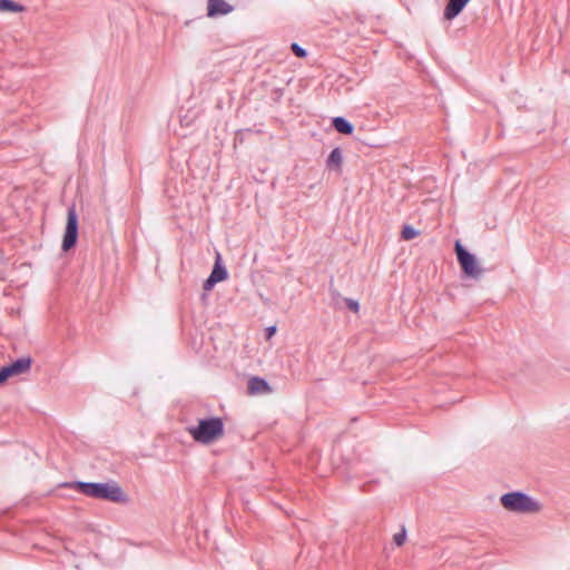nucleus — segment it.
Here are the masks:
<instances>
[{"mask_svg": "<svg viewBox=\"0 0 570 570\" xmlns=\"http://www.w3.org/2000/svg\"><path fill=\"white\" fill-rule=\"evenodd\" d=\"M500 501L505 510L519 514L538 513L542 509L538 500L521 491L504 493Z\"/></svg>", "mask_w": 570, "mask_h": 570, "instance_id": "2", "label": "nucleus"}, {"mask_svg": "<svg viewBox=\"0 0 570 570\" xmlns=\"http://www.w3.org/2000/svg\"><path fill=\"white\" fill-rule=\"evenodd\" d=\"M76 487L86 495L109 500L112 502H126L127 495L116 482H77Z\"/></svg>", "mask_w": 570, "mask_h": 570, "instance_id": "1", "label": "nucleus"}, {"mask_svg": "<svg viewBox=\"0 0 570 570\" xmlns=\"http://www.w3.org/2000/svg\"><path fill=\"white\" fill-rule=\"evenodd\" d=\"M78 238V215L76 210V206L71 205L68 208V215H67V226L66 232L62 239V249L65 252L72 248Z\"/></svg>", "mask_w": 570, "mask_h": 570, "instance_id": "5", "label": "nucleus"}, {"mask_svg": "<svg viewBox=\"0 0 570 570\" xmlns=\"http://www.w3.org/2000/svg\"><path fill=\"white\" fill-rule=\"evenodd\" d=\"M455 252L464 274L472 278H479L483 269L479 266L475 257L463 247L460 240L455 243Z\"/></svg>", "mask_w": 570, "mask_h": 570, "instance_id": "4", "label": "nucleus"}, {"mask_svg": "<svg viewBox=\"0 0 570 570\" xmlns=\"http://www.w3.org/2000/svg\"><path fill=\"white\" fill-rule=\"evenodd\" d=\"M7 379H9V370L1 367L0 368V384L3 383Z\"/></svg>", "mask_w": 570, "mask_h": 570, "instance_id": "18", "label": "nucleus"}, {"mask_svg": "<svg viewBox=\"0 0 570 570\" xmlns=\"http://www.w3.org/2000/svg\"><path fill=\"white\" fill-rule=\"evenodd\" d=\"M346 304L347 306L354 311V312H358L360 309V304L357 301H354V299H346Z\"/></svg>", "mask_w": 570, "mask_h": 570, "instance_id": "17", "label": "nucleus"}, {"mask_svg": "<svg viewBox=\"0 0 570 570\" xmlns=\"http://www.w3.org/2000/svg\"><path fill=\"white\" fill-rule=\"evenodd\" d=\"M208 17L225 16L233 11V6L225 0H208Z\"/></svg>", "mask_w": 570, "mask_h": 570, "instance_id": "9", "label": "nucleus"}, {"mask_svg": "<svg viewBox=\"0 0 570 570\" xmlns=\"http://www.w3.org/2000/svg\"><path fill=\"white\" fill-rule=\"evenodd\" d=\"M32 364V358L30 356H22L3 366L6 370H9V377L22 373H27Z\"/></svg>", "mask_w": 570, "mask_h": 570, "instance_id": "7", "label": "nucleus"}, {"mask_svg": "<svg viewBox=\"0 0 570 570\" xmlns=\"http://www.w3.org/2000/svg\"><path fill=\"white\" fill-rule=\"evenodd\" d=\"M248 390L250 394H259V393H268L271 392V387L268 383L262 379L254 376L248 382Z\"/></svg>", "mask_w": 570, "mask_h": 570, "instance_id": "10", "label": "nucleus"}, {"mask_svg": "<svg viewBox=\"0 0 570 570\" xmlns=\"http://www.w3.org/2000/svg\"><path fill=\"white\" fill-rule=\"evenodd\" d=\"M333 126L338 132L345 135H351L354 130L353 125L344 117H335L333 119Z\"/></svg>", "mask_w": 570, "mask_h": 570, "instance_id": "12", "label": "nucleus"}, {"mask_svg": "<svg viewBox=\"0 0 570 570\" xmlns=\"http://www.w3.org/2000/svg\"><path fill=\"white\" fill-rule=\"evenodd\" d=\"M188 432L196 442L209 444L224 434V422L218 416L202 419L197 425L188 428Z\"/></svg>", "mask_w": 570, "mask_h": 570, "instance_id": "3", "label": "nucleus"}, {"mask_svg": "<svg viewBox=\"0 0 570 570\" xmlns=\"http://www.w3.org/2000/svg\"><path fill=\"white\" fill-rule=\"evenodd\" d=\"M419 235V230L414 229L411 226H405L402 230V237L404 239H412Z\"/></svg>", "mask_w": 570, "mask_h": 570, "instance_id": "14", "label": "nucleus"}, {"mask_svg": "<svg viewBox=\"0 0 570 570\" xmlns=\"http://www.w3.org/2000/svg\"><path fill=\"white\" fill-rule=\"evenodd\" d=\"M276 331V327L275 326H271L267 328V332H268V336H272Z\"/></svg>", "mask_w": 570, "mask_h": 570, "instance_id": "19", "label": "nucleus"}, {"mask_svg": "<svg viewBox=\"0 0 570 570\" xmlns=\"http://www.w3.org/2000/svg\"><path fill=\"white\" fill-rule=\"evenodd\" d=\"M342 163H343V153L340 147H335L331 151V154L327 158L326 165L330 169L340 171L342 168Z\"/></svg>", "mask_w": 570, "mask_h": 570, "instance_id": "11", "label": "nucleus"}, {"mask_svg": "<svg viewBox=\"0 0 570 570\" xmlns=\"http://www.w3.org/2000/svg\"><path fill=\"white\" fill-rule=\"evenodd\" d=\"M228 276L227 269L222 263L220 255L218 254L216 257V262L214 268L209 275V277L204 283V289L209 292L216 283L225 281Z\"/></svg>", "mask_w": 570, "mask_h": 570, "instance_id": "6", "label": "nucleus"}, {"mask_svg": "<svg viewBox=\"0 0 570 570\" xmlns=\"http://www.w3.org/2000/svg\"><path fill=\"white\" fill-rule=\"evenodd\" d=\"M405 539H406V530L404 528L399 533H396L393 538L394 543L399 547L405 542Z\"/></svg>", "mask_w": 570, "mask_h": 570, "instance_id": "15", "label": "nucleus"}, {"mask_svg": "<svg viewBox=\"0 0 570 570\" xmlns=\"http://www.w3.org/2000/svg\"><path fill=\"white\" fill-rule=\"evenodd\" d=\"M469 1L470 0H449L443 11L444 19L448 21L453 20L462 12Z\"/></svg>", "mask_w": 570, "mask_h": 570, "instance_id": "8", "label": "nucleus"}, {"mask_svg": "<svg viewBox=\"0 0 570 570\" xmlns=\"http://www.w3.org/2000/svg\"><path fill=\"white\" fill-rule=\"evenodd\" d=\"M292 49H293V52L299 57V58H304L306 57L307 52L304 48H302L299 45H297L296 42H294L292 45Z\"/></svg>", "mask_w": 570, "mask_h": 570, "instance_id": "16", "label": "nucleus"}, {"mask_svg": "<svg viewBox=\"0 0 570 570\" xmlns=\"http://www.w3.org/2000/svg\"><path fill=\"white\" fill-rule=\"evenodd\" d=\"M0 11L23 12L24 7L12 0H0Z\"/></svg>", "mask_w": 570, "mask_h": 570, "instance_id": "13", "label": "nucleus"}]
</instances>
